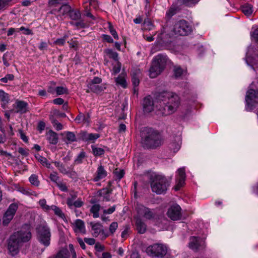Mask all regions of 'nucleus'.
Returning a JSON list of instances; mask_svg holds the SVG:
<instances>
[{"label": "nucleus", "mask_w": 258, "mask_h": 258, "mask_svg": "<svg viewBox=\"0 0 258 258\" xmlns=\"http://www.w3.org/2000/svg\"><path fill=\"white\" fill-rule=\"evenodd\" d=\"M160 101L156 102L158 115H168L175 112L180 104L179 97L172 92H165L160 95Z\"/></svg>", "instance_id": "1"}, {"label": "nucleus", "mask_w": 258, "mask_h": 258, "mask_svg": "<svg viewBox=\"0 0 258 258\" xmlns=\"http://www.w3.org/2000/svg\"><path fill=\"white\" fill-rule=\"evenodd\" d=\"M31 238V233L29 228H23L20 231L12 234L9 240L8 249L12 255L17 254L19 251L21 243L29 241Z\"/></svg>", "instance_id": "2"}, {"label": "nucleus", "mask_w": 258, "mask_h": 258, "mask_svg": "<svg viewBox=\"0 0 258 258\" xmlns=\"http://www.w3.org/2000/svg\"><path fill=\"white\" fill-rule=\"evenodd\" d=\"M167 60V56L164 54H160L154 57L149 70V76L151 78H155L161 74L165 68Z\"/></svg>", "instance_id": "3"}, {"label": "nucleus", "mask_w": 258, "mask_h": 258, "mask_svg": "<svg viewBox=\"0 0 258 258\" xmlns=\"http://www.w3.org/2000/svg\"><path fill=\"white\" fill-rule=\"evenodd\" d=\"M163 142L161 135L157 132L150 130L143 139V143L147 148H154L160 146Z\"/></svg>", "instance_id": "4"}, {"label": "nucleus", "mask_w": 258, "mask_h": 258, "mask_svg": "<svg viewBox=\"0 0 258 258\" xmlns=\"http://www.w3.org/2000/svg\"><path fill=\"white\" fill-rule=\"evenodd\" d=\"M151 185L152 191L157 194L164 193L167 188V179L163 175L155 174L153 176Z\"/></svg>", "instance_id": "5"}, {"label": "nucleus", "mask_w": 258, "mask_h": 258, "mask_svg": "<svg viewBox=\"0 0 258 258\" xmlns=\"http://www.w3.org/2000/svg\"><path fill=\"white\" fill-rule=\"evenodd\" d=\"M37 239L39 242L44 246L47 247L50 245L51 239L50 229L45 223L37 228Z\"/></svg>", "instance_id": "6"}, {"label": "nucleus", "mask_w": 258, "mask_h": 258, "mask_svg": "<svg viewBox=\"0 0 258 258\" xmlns=\"http://www.w3.org/2000/svg\"><path fill=\"white\" fill-rule=\"evenodd\" d=\"M138 218L146 220H152L157 217L155 210L151 209L143 205H137L136 207Z\"/></svg>", "instance_id": "7"}, {"label": "nucleus", "mask_w": 258, "mask_h": 258, "mask_svg": "<svg viewBox=\"0 0 258 258\" xmlns=\"http://www.w3.org/2000/svg\"><path fill=\"white\" fill-rule=\"evenodd\" d=\"M147 254L153 257H163L168 253L167 247L162 244H155L146 249Z\"/></svg>", "instance_id": "8"}, {"label": "nucleus", "mask_w": 258, "mask_h": 258, "mask_svg": "<svg viewBox=\"0 0 258 258\" xmlns=\"http://www.w3.org/2000/svg\"><path fill=\"white\" fill-rule=\"evenodd\" d=\"M245 109L247 111L252 110L258 104V91L249 89L245 96Z\"/></svg>", "instance_id": "9"}, {"label": "nucleus", "mask_w": 258, "mask_h": 258, "mask_svg": "<svg viewBox=\"0 0 258 258\" xmlns=\"http://www.w3.org/2000/svg\"><path fill=\"white\" fill-rule=\"evenodd\" d=\"M173 31L176 35L184 36L191 32V27L187 24L186 21L182 20L174 25Z\"/></svg>", "instance_id": "10"}, {"label": "nucleus", "mask_w": 258, "mask_h": 258, "mask_svg": "<svg viewBox=\"0 0 258 258\" xmlns=\"http://www.w3.org/2000/svg\"><path fill=\"white\" fill-rule=\"evenodd\" d=\"M160 95L154 101H153L149 97L145 98L143 101V109L144 112L149 113L155 110L156 113L158 114L159 110H158L156 107V102L160 101Z\"/></svg>", "instance_id": "11"}, {"label": "nucleus", "mask_w": 258, "mask_h": 258, "mask_svg": "<svg viewBox=\"0 0 258 258\" xmlns=\"http://www.w3.org/2000/svg\"><path fill=\"white\" fill-rule=\"evenodd\" d=\"M17 209L18 205L16 204L13 203L9 206L3 217V225H7L11 222L15 215Z\"/></svg>", "instance_id": "12"}, {"label": "nucleus", "mask_w": 258, "mask_h": 258, "mask_svg": "<svg viewBox=\"0 0 258 258\" xmlns=\"http://www.w3.org/2000/svg\"><path fill=\"white\" fill-rule=\"evenodd\" d=\"M181 208L177 204L171 206L167 213L168 217L172 220H178L181 218Z\"/></svg>", "instance_id": "13"}, {"label": "nucleus", "mask_w": 258, "mask_h": 258, "mask_svg": "<svg viewBox=\"0 0 258 258\" xmlns=\"http://www.w3.org/2000/svg\"><path fill=\"white\" fill-rule=\"evenodd\" d=\"M185 171L184 167L178 169L176 175V184L175 186V190H178L182 187L185 183Z\"/></svg>", "instance_id": "14"}, {"label": "nucleus", "mask_w": 258, "mask_h": 258, "mask_svg": "<svg viewBox=\"0 0 258 258\" xmlns=\"http://www.w3.org/2000/svg\"><path fill=\"white\" fill-rule=\"evenodd\" d=\"M205 243V241L203 238L193 236L190 238L188 244L190 248L193 250H198L204 248Z\"/></svg>", "instance_id": "15"}, {"label": "nucleus", "mask_w": 258, "mask_h": 258, "mask_svg": "<svg viewBox=\"0 0 258 258\" xmlns=\"http://www.w3.org/2000/svg\"><path fill=\"white\" fill-rule=\"evenodd\" d=\"M27 104L24 101H18L16 102L14 107L16 108L14 109H11V112H16L23 113L27 111Z\"/></svg>", "instance_id": "16"}, {"label": "nucleus", "mask_w": 258, "mask_h": 258, "mask_svg": "<svg viewBox=\"0 0 258 258\" xmlns=\"http://www.w3.org/2000/svg\"><path fill=\"white\" fill-rule=\"evenodd\" d=\"M74 230L77 234H85L86 229L84 222L80 219L76 220L74 223Z\"/></svg>", "instance_id": "17"}, {"label": "nucleus", "mask_w": 258, "mask_h": 258, "mask_svg": "<svg viewBox=\"0 0 258 258\" xmlns=\"http://www.w3.org/2000/svg\"><path fill=\"white\" fill-rule=\"evenodd\" d=\"M107 176V172L102 165H100L96 171L93 180L98 181L103 179Z\"/></svg>", "instance_id": "18"}, {"label": "nucleus", "mask_w": 258, "mask_h": 258, "mask_svg": "<svg viewBox=\"0 0 258 258\" xmlns=\"http://www.w3.org/2000/svg\"><path fill=\"white\" fill-rule=\"evenodd\" d=\"M92 235L94 237H97L101 233H103L102 225L99 223H91Z\"/></svg>", "instance_id": "19"}, {"label": "nucleus", "mask_w": 258, "mask_h": 258, "mask_svg": "<svg viewBox=\"0 0 258 258\" xmlns=\"http://www.w3.org/2000/svg\"><path fill=\"white\" fill-rule=\"evenodd\" d=\"M99 137L98 134H88L86 132H83L81 134V138L83 140L91 142H94Z\"/></svg>", "instance_id": "20"}, {"label": "nucleus", "mask_w": 258, "mask_h": 258, "mask_svg": "<svg viewBox=\"0 0 258 258\" xmlns=\"http://www.w3.org/2000/svg\"><path fill=\"white\" fill-rule=\"evenodd\" d=\"M9 100L10 99L8 94L3 90H0V101L1 102V106L4 109L7 108Z\"/></svg>", "instance_id": "21"}, {"label": "nucleus", "mask_w": 258, "mask_h": 258, "mask_svg": "<svg viewBox=\"0 0 258 258\" xmlns=\"http://www.w3.org/2000/svg\"><path fill=\"white\" fill-rule=\"evenodd\" d=\"M50 210L53 211L54 214L58 218L61 219L65 222H67L64 214L59 207L55 205H51Z\"/></svg>", "instance_id": "22"}, {"label": "nucleus", "mask_w": 258, "mask_h": 258, "mask_svg": "<svg viewBox=\"0 0 258 258\" xmlns=\"http://www.w3.org/2000/svg\"><path fill=\"white\" fill-rule=\"evenodd\" d=\"M181 140L180 136H177L175 139V142L171 143L170 148L174 153L177 152L180 148Z\"/></svg>", "instance_id": "23"}, {"label": "nucleus", "mask_w": 258, "mask_h": 258, "mask_svg": "<svg viewBox=\"0 0 258 258\" xmlns=\"http://www.w3.org/2000/svg\"><path fill=\"white\" fill-rule=\"evenodd\" d=\"M47 139L49 142L51 144H56L58 142V138L57 134L52 132L49 131L47 134Z\"/></svg>", "instance_id": "24"}, {"label": "nucleus", "mask_w": 258, "mask_h": 258, "mask_svg": "<svg viewBox=\"0 0 258 258\" xmlns=\"http://www.w3.org/2000/svg\"><path fill=\"white\" fill-rule=\"evenodd\" d=\"M253 48L251 46H249L248 48L246 56V62L248 65H251L253 68L254 65V62L252 60V58L251 56L252 52L253 51Z\"/></svg>", "instance_id": "25"}, {"label": "nucleus", "mask_w": 258, "mask_h": 258, "mask_svg": "<svg viewBox=\"0 0 258 258\" xmlns=\"http://www.w3.org/2000/svg\"><path fill=\"white\" fill-rule=\"evenodd\" d=\"M89 115L87 114L85 116L83 113H80L75 118V121L78 123L84 122L88 124L89 122Z\"/></svg>", "instance_id": "26"}, {"label": "nucleus", "mask_w": 258, "mask_h": 258, "mask_svg": "<svg viewBox=\"0 0 258 258\" xmlns=\"http://www.w3.org/2000/svg\"><path fill=\"white\" fill-rule=\"evenodd\" d=\"M105 55L110 58L113 59L115 61H118V54L111 49H106L104 50Z\"/></svg>", "instance_id": "27"}, {"label": "nucleus", "mask_w": 258, "mask_h": 258, "mask_svg": "<svg viewBox=\"0 0 258 258\" xmlns=\"http://www.w3.org/2000/svg\"><path fill=\"white\" fill-rule=\"evenodd\" d=\"M136 225L139 232L141 233H144L146 230V224L141 221V219L137 218L136 221Z\"/></svg>", "instance_id": "28"}, {"label": "nucleus", "mask_w": 258, "mask_h": 258, "mask_svg": "<svg viewBox=\"0 0 258 258\" xmlns=\"http://www.w3.org/2000/svg\"><path fill=\"white\" fill-rule=\"evenodd\" d=\"M241 10L244 15L247 16H250L253 12L252 7L248 4L243 5L241 7Z\"/></svg>", "instance_id": "29"}, {"label": "nucleus", "mask_w": 258, "mask_h": 258, "mask_svg": "<svg viewBox=\"0 0 258 258\" xmlns=\"http://www.w3.org/2000/svg\"><path fill=\"white\" fill-rule=\"evenodd\" d=\"M100 206L99 204H96L93 205L91 209L90 212L93 214V217L94 218H98L99 216V211L100 210Z\"/></svg>", "instance_id": "30"}, {"label": "nucleus", "mask_w": 258, "mask_h": 258, "mask_svg": "<svg viewBox=\"0 0 258 258\" xmlns=\"http://www.w3.org/2000/svg\"><path fill=\"white\" fill-rule=\"evenodd\" d=\"M71 8L68 5H62L59 9L58 10V12L59 13V15L64 16L68 13H70L71 11Z\"/></svg>", "instance_id": "31"}, {"label": "nucleus", "mask_w": 258, "mask_h": 258, "mask_svg": "<svg viewBox=\"0 0 258 258\" xmlns=\"http://www.w3.org/2000/svg\"><path fill=\"white\" fill-rule=\"evenodd\" d=\"M39 204L41 208L46 212H49L50 211L51 206L47 205L45 199H41L39 201Z\"/></svg>", "instance_id": "32"}, {"label": "nucleus", "mask_w": 258, "mask_h": 258, "mask_svg": "<svg viewBox=\"0 0 258 258\" xmlns=\"http://www.w3.org/2000/svg\"><path fill=\"white\" fill-rule=\"evenodd\" d=\"M69 15L70 18L74 20H79L81 18V14L79 11L71 10Z\"/></svg>", "instance_id": "33"}, {"label": "nucleus", "mask_w": 258, "mask_h": 258, "mask_svg": "<svg viewBox=\"0 0 258 258\" xmlns=\"http://www.w3.org/2000/svg\"><path fill=\"white\" fill-rule=\"evenodd\" d=\"M174 76L176 78H179L182 75L186 73L185 71H183L179 67H175L174 69Z\"/></svg>", "instance_id": "34"}, {"label": "nucleus", "mask_w": 258, "mask_h": 258, "mask_svg": "<svg viewBox=\"0 0 258 258\" xmlns=\"http://www.w3.org/2000/svg\"><path fill=\"white\" fill-rule=\"evenodd\" d=\"M92 152L94 156H100L104 153V150L102 148L95 147L93 146L92 147Z\"/></svg>", "instance_id": "35"}, {"label": "nucleus", "mask_w": 258, "mask_h": 258, "mask_svg": "<svg viewBox=\"0 0 258 258\" xmlns=\"http://www.w3.org/2000/svg\"><path fill=\"white\" fill-rule=\"evenodd\" d=\"M29 181L30 183L35 186H38L39 185V181L38 180V177L35 174H32L29 177Z\"/></svg>", "instance_id": "36"}, {"label": "nucleus", "mask_w": 258, "mask_h": 258, "mask_svg": "<svg viewBox=\"0 0 258 258\" xmlns=\"http://www.w3.org/2000/svg\"><path fill=\"white\" fill-rule=\"evenodd\" d=\"M55 91L57 95H60L68 93L67 88L62 86L57 87L55 89Z\"/></svg>", "instance_id": "37"}, {"label": "nucleus", "mask_w": 258, "mask_h": 258, "mask_svg": "<svg viewBox=\"0 0 258 258\" xmlns=\"http://www.w3.org/2000/svg\"><path fill=\"white\" fill-rule=\"evenodd\" d=\"M116 83L120 85L123 88H125L126 83L124 78L122 76H119L115 80Z\"/></svg>", "instance_id": "38"}, {"label": "nucleus", "mask_w": 258, "mask_h": 258, "mask_svg": "<svg viewBox=\"0 0 258 258\" xmlns=\"http://www.w3.org/2000/svg\"><path fill=\"white\" fill-rule=\"evenodd\" d=\"M65 134L66 138L69 142L71 143L76 141V136L73 132H67L65 133Z\"/></svg>", "instance_id": "39"}, {"label": "nucleus", "mask_w": 258, "mask_h": 258, "mask_svg": "<svg viewBox=\"0 0 258 258\" xmlns=\"http://www.w3.org/2000/svg\"><path fill=\"white\" fill-rule=\"evenodd\" d=\"M39 161L43 165L47 167L48 168H51V166L50 163L48 161L46 158L42 156H39L38 158Z\"/></svg>", "instance_id": "40"}, {"label": "nucleus", "mask_w": 258, "mask_h": 258, "mask_svg": "<svg viewBox=\"0 0 258 258\" xmlns=\"http://www.w3.org/2000/svg\"><path fill=\"white\" fill-rule=\"evenodd\" d=\"M85 157V153L83 151L81 152L75 160V163L77 164H80L82 162L83 159Z\"/></svg>", "instance_id": "41"}, {"label": "nucleus", "mask_w": 258, "mask_h": 258, "mask_svg": "<svg viewBox=\"0 0 258 258\" xmlns=\"http://www.w3.org/2000/svg\"><path fill=\"white\" fill-rule=\"evenodd\" d=\"M101 82V79L98 77H94L91 81V83L88 85V87L90 89H93L94 85L98 84Z\"/></svg>", "instance_id": "42"}, {"label": "nucleus", "mask_w": 258, "mask_h": 258, "mask_svg": "<svg viewBox=\"0 0 258 258\" xmlns=\"http://www.w3.org/2000/svg\"><path fill=\"white\" fill-rule=\"evenodd\" d=\"M114 173L116 178H117L119 180L122 178L124 174L123 170L121 169H116L115 170Z\"/></svg>", "instance_id": "43"}, {"label": "nucleus", "mask_w": 258, "mask_h": 258, "mask_svg": "<svg viewBox=\"0 0 258 258\" xmlns=\"http://www.w3.org/2000/svg\"><path fill=\"white\" fill-rule=\"evenodd\" d=\"M139 73V71H137V74L134 75L132 74V82L135 86H138L139 84V79L138 77L137 76V74Z\"/></svg>", "instance_id": "44"}, {"label": "nucleus", "mask_w": 258, "mask_h": 258, "mask_svg": "<svg viewBox=\"0 0 258 258\" xmlns=\"http://www.w3.org/2000/svg\"><path fill=\"white\" fill-rule=\"evenodd\" d=\"M14 79V76L13 74H8L5 77L1 79V81L3 83H7L9 81H12Z\"/></svg>", "instance_id": "45"}, {"label": "nucleus", "mask_w": 258, "mask_h": 258, "mask_svg": "<svg viewBox=\"0 0 258 258\" xmlns=\"http://www.w3.org/2000/svg\"><path fill=\"white\" fill-rule=\"evenodd\" d=\"M50 180L57 184V183L59 182V177L57 176V173L56 172H53L51 173L50 175Z\"/></svg>", "instance_id": "46"}, {"label": "nucleus", "mask_w": 258, "mask_h": 258, "mask_svg": "<svg viewBox=\"0 0 258 258\" xmlns=\"http://www.w3.org/2000/svg\"><path fill=\"white\" fill-rule=\"evenodd\" d=\"M117 227H118L117 223L115 222H112L109 226V232L111 234H113L114 233V232L115 231V230H116V229L117 228Z\"/></svg>", "instance_id": "47"}, {"label": "nucleus", "mask_w": 258, "mask_h": 258, "mask_svg": "<svg viewBox=\"0 0 258 258\" xmlns=\"http://www.w3.org/2000/svg\"><path fill=\"white\" fill-rule=\"evenodd\" d=\"M109 29L110 34L112 35L114 38L115 39H118L119 37L116 31L113 29V27L110 25V24H109Z\"/></svg>", "instance_id": "48"}, {"label": "nucleus", "mask_w": 258, "mask_h": 258, "mask_svg": "<svg viewBox=\"0 0 258 258\" xmlns=\"http://www.w3.org/2000/svg\"><path fill=\"white\" fill-rule=\"evenodd\" d=\"M86 3H88L90 7L94 9H96L98 7V4L97 0H86Z\"/></svg>", "instance_id": "49"}, {"label": "nucleus", "mask_w": 258, "mask_h": 258, "mask_svg": "<svg viewBox=\"0 0 258 258\" xmlns=\"http://www.w3.org/2000/svg\"><path fill=\"white\" fill-rule=\"evenodd\" d=\"M121 69V63L119 61H116V64H115L112 69L113 74L118 73Z\"/></svg>", "instance_id": "50"}, {"label": "nucleus", "mask_w": 258, "mask_h": 258, "mask_svg": "<svg viewBox=\"0 0 258 258\" xmlns=\"http://www.w3.org/2000/svg\"><path fill=\"white\" fill-rule=\"evenodd\" d=\"M176 13V10L174 8H170L167 12H166V16L168 18H171Z\"/></svg>", "instance_id": "51"}, {"label": "nucleus", "mask_w": 258, "mask_h": 258, "mask_svg": "<svg viewBox=\"0 0 258 258\" xmlns=\"http://www.w3.org/2000/svg\"><path fill=\"white\" fill-rule=\"evenodd\" d=\"M19 32H20V30H18V28H10L8 30L7 35L11 36L13 34H16Z\"/></svg>", "instance_id": "52"}, {"label": "nucleus", "mask_w": 258, "mask_h": 258, "mask_svg": "<svg viewBox=\"0 0 258 258\" xmlns=\"http://www.w3.org/2000/svg\"><path fill=\"white\" fill-rule=\"evenodd\" d=\"M67 37V36H64L62 38L57 39V40H56L54 41V43L55 44H57V45H63L66 42Z\"/></svg>", "instance_id": "53"}, {"label": "nucleus", "mask_w": 258, "mask_h": 258, "mask_svg": "<svg viewBox=\"0 0 258 258\" xmlns=\"http://www.w3.org/2000/svg\"><path fill=\"white\" fill-rule=\"evenodd\" d=\"M18 30L23 31V34L25 35H30L32 34V31L28 28H25L23 26L21 27L20 28H18Z\"/></svg>", "instance_id": "54"}, {"label": "nucleus", "mask_w": 258, "mask_h": 258, "mask_svg": "<svg viewBox=\"0 0 258 258\" xmlns=\"http://www.w3.org/2000/svg\"><path fill=\"white\" fill-rule=\"evenodd\" d=\"M57 186L58 187V188L62 191H67L68 188L66 186V184L62 182H59L57 183Z\"/></svg>", "instance_id": "55"}, {"label": "nucleus", "mask_w": 258, "mask_h": 258, "mask_svg": "<svg viewBox=\"0 0 258 258\" xmlns=\"http://www.w3.org/2000/svg\"><path fill=\"white\" fill-rule=\"evenodd\" d=\"M76 196H72V197L71 198H69L67 199V204L70 208H72L73 207H74V200L76 198Z\"/></svg>", "instance_id": "56"}, {"label": "nucleus", "mask_w": 258, "mask_h": 258, "mask_svg": "<svg viewBox=\"0 0 258 258\" xmlns=\"http://www.w3.org/2000/svg\"><path fill=\"white\" fill-rule=\"evenodd\" d=\"M12 0H0V11L5 8Z\"/></svg>", "instance_id": "57"}, {"label": "nucleus", "mask_w": 258, "mask_h": 258, "mask_svg": "<svg viewBox=\"0 0 258 258\" xmlns=\"http://www.w3.org/2000/svg\"><path fill=\"white\" fill-rule=\"evenodd\" d=\"M251 37L252 39L258 42V29H255L251 33Z\"/></svg>", "instance_id": "58"}, {"label": "nucleus", "mask_w": 258, "mask_h": 258, "mask_svg": "<svg viewBox=\"0 0 258 258\" xmlns=\"http://www.w3.org/2000/svg\"><path fill=\"white\" fill-rule=\"evenodd\" d=\"M115 210V206H113L111 208L108 209L107 210H103L104 214H111L113 213Z\"/></svg>", "instance_id": "59"}, {"label": "nucleus", "mask_w": 258, "mask_h": 258, "mask_svg": "<svg viewBox=\"0 0 258 258\" xmlns=\"http://www.w3.org/2000/svg\"><path fill=\"white\" fill-rule=\"evenodd\" d=\"M19 134L20 136L21 139L25 143H27L28 142V138L25 135V133L23 132L22 130L19 131Z\"/></svg>", "instance_id": "60"}, {"label": "nucleus", "mask_w": 258, "mask_h": 258, "mask_svg": "<svg viewBox=\"0 0 258 258\" xmlns=\"http://www.w3.org/2000/svg\"><path fill=\"white\" fill-rule=\"evenodd\" d=\"M18 152L20 154L24 156H27L29 154V150L23 148H19Z\"/></svg>", "instance_id": "61"}, {"label": "nucleus", "mask_w": 258, "mask_h": 258, "mask_svg": "<svg viewBox=\"0 0 258 258\" xmlns=\"http://www.w3.org/2000/svg\"><path fill=\"white\" fill-rule=\"evenodd\" d=\"M84 241L90 245H93L95 243V239L92 238H85Z\"/></svg>", "instance_id": "62"}, {"label": "nucleus", "mask_w": 258, "mask_h": 258, "mask_svg": "<svg viewBox=\"0 0 258 258\" xmlns=\"http://www.w3.org/2000/svg\"><path fill=\"white\" fill-rule=\"evenodd\" d=\"M83 205V202L80 199H78L74 202V207L76 208H79L82 206Z\"/></svg>", "instance_id": "63"}, {"label": "nucleus", "mask_w": 258, "mask_h": 258, "mask_svg": "<svg viewBox=\"0 0 258 258\" xmlns=\"http://www.w3.org/2000/svg\"><path fill=\"white\" fill-rule=\"evenodd\" d=\"M103 39L109 43H112L113 42V39L108 35L103 34Z\"/></svg>", "instance_id": "64"}]
</instances>
